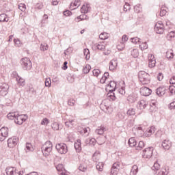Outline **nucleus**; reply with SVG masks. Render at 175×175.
Segmentation results:
<instances>
[{"mask_svg":"<svg viewBox=\"0 0 175 175\" xmlns=\"http://www.w3.org/2000/svg\"><path fill=\"white\" fill-rule=\"evenodd\" d=\"M138 77L139 81L142 82V84L146 85L147 84H150L151 81V77L149 75L148 73L146 72L145 71H140L138 73Z\"/></svg>","mask_w":175,"mask_h":175,"instance_id":"obj_1","label":"nucleus"},{"mask_svg":"<svg viewBox=\"0 0 175 175\" xmlns=\"http://www.w3.org/2000/svg\"><path fill=\"white\" fill-rule=\"evenodd\" d=\"M21 64L24 70H31L32 68V62L28 57L21 59Z\"/></svg>","mask_w":175,"mask_h":175,"instance_id":"obj_2","label":"nucleus"},{"mask_svg":"<svg viewBox=\"0 0 175 175\" xmlns=\"http://www.w3.org/2000/svg\"><path fill=\"white\" fill-rule=\"evenodd\" d=\"M55 148L59 154H66L68 152V146L65 143L56 144Z\"/></svg>","mask_w":175,"mask_h":175,"instance_id":"obj_3","label":"nucleus"},{"mask_svg":"<svg viewBox=\"0 0 175 175\" xmlns=\"http://www.w3.org/2000/svg\"><path fill=\"white\" fill-rule=\"evenodd\" d=\"M28 120V115H18L16 114V118H15L14 122L18 125H23V122H25Z\"/></svg>","mask_w":175,"mask_h":175,"instance_id":"obj_4","label":"nucleus"},{"mask_svg":"<svg viewBox=\"0 0 175 175\" xmlns=\"http://www.w3.org/2000/svg\"><path fill=\"white\" fill-rule=\"evenodd\" d=\"M153 152H154V148L148 147L143 150L142 156L144 158H147L148 159H150V158L152 157Z\"/></svg>","mask_w":175,"mask_h":175,"instance_id":"obj_5","label":"nucleus"},{"mask_svg":"<svg viewBox=\"0 0 175 175\" xmlns=\"http://www.w3.org/2000/svg\"><path fill=\"white\" fill-rule=\"evenodd\" d=\"M8 147L10 148H13L17 146L18 144V137H12L8 139Z\"/></svg>","mask_w":175,"mask_h":175,"instance_id":"obj_6","label":"nucleus"},{"mask_svg":"<svg viewBox=\"0 0 175 175\" xmlns=\"http://www.w3.org/2000/svg\"><path fill=\"white\" fill-rule=\"evenodd\" d=\"M9 91V85L7 83H1L0 84V95L1 96H6Z\"/></svg>","mask_w":175,"mask_h":175,"instance_id":"obj_7","label":"nucleus"},{"mask_svg":"<svg viewBox=\"0 0 175 175\" xmlns=\"http://www.w3.org/2000/svg\"><path fill=\"white\" fill-rule=\"evenodd\" d=\"M154 31L157 33L162 35V33H163V32L165 31L163 24L161 23H156V25H154Z\"/></svg>","mask_w":175,"mask_h":175,"instance_id":"obj_8","label":"nucleus"},{"mask_svg":"<svg viewBox=\"0 0 175 175\" xmlns=\"http://www.w3.org/2000/svg\"><path fill=\"white\" fill-rule=\"evenodd\" d=\"M139 92L142 96H150L152 90L147 87H142L140 88Z\"/></svg>","mask_w":175,"mask_h":175,"instance_id":"obj_9","label":"nucleus"},{"mask_svg":"<svg viewBox=\"0 0 175 175\" xmlns=\"http://www.w3.org/2000/svg\"><path fill=\"white\" fill-rule=\"evenodd\" d=\"M166 91H167V90H166V88L161 86L156 90V94L157 96H163V95L166 94Z\"/></svg>","mask_w":175,"mask_h":175,"instance_id":"obj_10","label":"nucleus"},{"mask_svg":"<svg viewBox=\"0 0 175 175\" xmlns=\"http://www.w3.org/2000/svg\"><path fill=\"white\" fill-rule=\"evenodd\" d=\"M148 61H149V64H148L149 68H154L157 64V62L155 61V57L154 56V55H148Z\"/></svg>","mask_w":175,"mask_h":175,"instance_id":"obj_11","label":"nucleus"},{"mask_svg":"<svg viewBox=\"0 0 175 175\" xmlns=\"http://www.w3.org/2000/svg\"><path fill=\"white\" fill-rule=\"evenodd\" d=\"M5 173L7 175H14L17 174V169L14 167H7L5 168Z\"/></svg>","mask_w":175,"mask_h":175,"instance_id":"obj_12","label":"nucleus"},{"mask_svg":"<svg viewBox=\"0 0 175 175\" xmlns=\"http://www.w3.org/2000/svg\"><path fill=\"white\" fill-rule=\"evenodd\" d=\"M107 87H109L111 88L109 90V94H113L114 91H116V89L117 88V83L116 81H111L108 85Z\"/></svg>","mask_w":175,"mask_h":175,"instance_id":"obj_13","label":"nucleus"},{"mask_svg":"<svg viewBox=\"0 0 175 175\" xmlns=\"http://www.w3.org/2000/svg\"><path fill=\"white\" fill-rule=\"evenodd\" d=\"M161 146L164 150H170V147H172V142H170V140L165 139Z\"/></svg>","mask_w":175,"mask_h":175,"instance_id":"obj_14","label":"nucleus"},{"mask_svg":"<svg viewBox=\"0 0 175 175\" xmlns=\"http://www.w3.org/2000/svg\"><path fill=\"white\" fill-rule=\"evenodd\" d=\"M0 136H2V137H8V136H9V128L2 127L0 129Z\"/></svg>","mask_w":175,"mask_h":175,"instance_id":"obj_15","label":"nucleus"},{"mask_svg":"<svg viewBox=\"0 0 175 175\" xmlns=\"http://www.w3.org/2000/svg\"><path fill=\"white\" fill-rule=\"evenodd\" d=\"M118 63L117 62V59H112L109 62V70H114V69L117 68V66Z\"/></svg>","mask_w":175,"mask_h":175,"instance_id":"obj_16","label":"nucleus"},{"mask_svg":"<svg viewBox=\"0 0 175 175\" xmlns=\"http://www.w3.org/2000/svg\"><path fill=\"white\" fill-rule=\"evenodd\" d=\"M147 102H146V100H141L139 103H138V109H139V110H144L145 108L147 107Z\"/></svg>","mask_w":175,"mask_h":175,"instance_id":"obj_17","label":"nucleus"},{"mask_svg":"<svg viewBox=\"0 0 175 175\" xmlns=\"http://www.w3.org/2000/svg\"><path fill=\"white\" fill-rule=\"evenodd\" d=\"M74 146L77 152H80V151H81V140L77 139Z\"/></svg>","mask_w":175,"mask_h":175,"instance_id":"obj_18","label":"nucleus"},{"mask_svg":"<svg viewBox=\"0 0 175 175\" xmlns=\"http://www.w3.org/2000/svg\"><path fill=\"white\" fill-rule=\"evenodd\" d=\"M51 128L53 129V131H59V129H62V125L59 124L57 122H54L51 124Z\"/></svg>","mask_w":175,"mask_h":175,"instance_id":"obj_19","label":"nucleus"},{"mask_svg":"<svg viewBox=\"0 0 175 175\" xmlns=\"http://www.w3.org/2000/svg\"><path fill=\"white\" fill-rule=\"evenodd\" d=\"M85 144H89L90 146H95L96 144V139L95 138H88L85 141Z\"/></svg>","mask_w":175,"mask_h":175,"instance_id":"obj_20","label":"nucleus"},{"mask_svg":"<svg viewBox=\"0 0 175 175\" xmlns=\"http://www.w3.org/2000/svg\"><path fill=\"white\" fill-rule=\"evenodd\" d=\"M100 109L103 110V111H105V113H107V114H109V113H111V107L109 106L101 105Z\"/></svg>","mask_w":175,"mask_h":175,"instance_id":"obj_21","label":"nucleus"},{"mask_svg":"<svg viewBox=\"0 0 175 175\" xmlns=\"http://www.w3.org/2000/svg\"><path fill=\"white\" fill-rule=\"evenodd\" d=\"M9 21V17L6 14H0V23H8Z\"/></svg>","mask_w":175,"mask_h":175,"instance_id":"obj_22","label":"nucleus"},{"mask_svg":"<svg viewBox=\"0 0 175 175\" xmlns=\"http://www.w3.org/2000/svg\"><path fill=\"white\" fill-rule=\"evenodd\" d=\"M129 145L130 147H135L136 144H137V142H136V139H135L134 137H131L129 139Z\"/></svg>","mask_w":175,"mask_h":175,"instance_id":"obj_23","label":"nucleus"},{"mask_svg":"<svg viewBox=\"0 0 175 175\" xmlns=\"http://www.w3.org/2000/svg\"><path fill=\"white\" fill-rule=\"evenodd\" d=\"M165 57L166 58H167V59H172V58L174 57V53H173V51H167L166 52Z\"/></svg>","mask_w":175,"mask_h":175,"instance_id":"obj_24","label":"nucleus"},{"mask_svg":"<svg viewBox=\"0 0 175 175\" xmlns=\"http://www.w3.org/2000/svg\"><path fill=\"white\" fill-rule=\"evenodd\" d=\"M83 54L85 56L86 61H88L91 58V54L90 53V49H85L83 50Z\"/></svg>","mask_w":175,"mask_h":175,"instance_id":"obj_25","label":"nucleus"},{"mask_svg":"<svg viewBox=\"0 0 175 175\" xmlns=\"http://www.w3.org/2000/svg\"><path fill=\"white\" fill-rule=\"evenodd\" d=\"M17 116V114H16V112H10L7 115L8 120H16V118Z\"/></svg>","mask_w":175,"mask_h":175,"instance_id":"obj_26","label":"nucleus"},{"mask_svg":"<svg viewBox=\"0 0 175 175\" xmlns=\"http://www.w3.org/2000/svg\"><path fill=\"white\" fill-rule=\"evenodd\" d=\"M99 38L101 40H106V39H109V33H107L106 32L101 33L99 35Z\"/></svg>","mask_w":175,"mask_h":175,"instance_id":"obj_27","label":"nucleus"},{"mask_svg":"<svg viewBox=\"0 0 175 175\" xmlns=\"http://www.w3.org/2000/svg\"><path fill=\"white\" fill-rule=\"evenodd\" d=\"M73 122H75L74 120H70L65 122V125L68 128H73V126L75 125V123H73Z\"/></svg>","mask_w":175,"mask_h":175,"instance_id":"obj_28","label":"nucleus"},{"mask_svg":"<svg viewBox=\"0 0 175 175\" xmlns=\"http://www.w3.org/2000/svg\"><path fill=\"white\" fill-rule=\"evenodd\" d=\"M103 166H105V163L103 162H99L98 164H96V167L98 172H103Z\"/></svg>","mask_w":175,"mask_h":175,"instance_id":"obj_29","label":"nucleus"},{"mask_svg":"<svg viewBox=\"0 0 175 175\" xmlns=\"http://www.w3.org/2000/svg\"><path fill=\"white\" fill-rule=\"evenodd\" d=\"M53 151V148H49L48 149H46L44 150H42V152L44 157H49L50 155V152Z\"/></svg>","mask_w":175,"mask_h":175,"instance_id":"obj_30","label":"nucleus"},{"mask_svg":"<svg viewBox=\"0 0 175 175\" xmlns=\"http://www.w3.org/2000/svg\"><path fill=\"white\" fill-rule=\"evenodd\" d=\"M137 172H139V168L137 167V165H133L131 172V175H136L137 174Z\"/></svg>","mask_w":175,"mask_h":175,"instance_id":"obj_31","label":"nucleus"},{"mask_svg":"<svg viewBox=\"0 0 175 175\" xmlns=\"http://www.w3.org/2000/svg\"><path fill=\"white\" fill-rule=\"evenodd\" d=\"M127 116H135L136 114V109L133 108H130L127 112H126Z\"/></svg>","mask_w":175,"mask_h":175,"instance_id":"obj_32","label":"nucleus"},{"mask_svg":"<svg viewBox=\"0 0 175 175\" xmlns=\"http://www.w3.org/2000/svg\"><path fill=\"white\" fill-rule=\"evenodd\" d=\"M173 38H175V31H172L168 34H167V40H172Z\"/></svg>","mask_w":175,"mask_h":175,"instance_id":"obj_33","label":"nucleus"},{"mask_svg":"<svg viewBox=\"0 0 175 175\" xmlns=\"http://www.w3.org/2000/svg\"><path fill=\"white\" fill-rule=\"evenodd\" d=\"M105 131H106L105 127H98V129L96 130V133H98V135H103Z\"/></svg>","mask_w":175,"mask_h":175,"instance_id":"obj_34","label":"nucleus"},{"mask_svg":"<svg viewBox=\"0 0 175 175\" xmlns=\"http://www.w3.org/2000/svg\"><path fill=\"white\" fill-rule=\"evenodd\" d=\"M131 55L134 58H137V57H139V51L137 49H133L131 51Z\"/></svg>","mask_w":175,"mask_h":175,"instance_id":"obj_35","label":"nucleus"},{"mask_svg":"<svg viewBox=\"0 0 175 175\" xmlns=\"http://www.w3.org/2000/svg\"><path fill=\"white\" fill-rule=\"evenodd\" d=\"M134 11L135 13H140L142 11V5L140 4H137L134 7Z\"/></svg>","mask_w":175,"mask_h":175,"instance_id":"obj_36","label":"nucleus"},{"mask_svg":"<svg viewBox=\"0 0 175 175\" xmlns=\"http://www.w3.org/2000/svg\"><path fill=\"white\" fill-rule=\"evenodd\" d=\"M139 49H141V50H147V49H148V45H147V42H143L142 44H141L139 45Z\"/></svg>","mask_w":175,"mask_h":175,"instance_id":"obj_37","label":"nucleus"},{"mask_svg":"<svg viewBox=\"0 0 175 175\" xmlns=\"http://www.w3.org/2000/svg\"><path fill=\"white\" fill-rule=\"evenodd\" d=\"M40 49L41 51H46L49 50V45H47V44H41Z\"/></svg>","mask_w":175,"mask_h":175,"instance_id":"obj_38","label":"nucleus"},{"mask_svg":"<svg viewBox=\"0 0 175 175\" xmlns=\"http://www.w3.org/2000/svg\"><path fill=\"white\" fill-rule=\"evenodd\" d=\"M81 12L84 14L88 13V8L85 6V4H83V6L81 7Z\"/></svg>","mask_w":175,"mask_h":175,"instance_id":"obj_39","label":"nucleus"},{"mask_svg":"<svg viewBox=\"0 0 175 175\" xmlns=\"http://www.w3.org/2000/svg\"><path fill=\"white\" fill-rule=\"evenodd\" d=\"M90 70H91V66H86L85 68H83V72L85 75L90 73Z\"/></svg>","mask_w":175,"mask_h":175,"instance_id":"obj_40","label":"nucleus"},{"mask_svg":"<svg viewBox=\"0 0 175 175\" xmlns=\"http://www.w3.org/2000/svg\"><path fill=\"white\" fill-rule=\"evenodd\" d=\"M18 9L21 10V12H25V10L27 9V7L25 4L24 3H21L18 5Z\"/></svg>","mask_w":175,"mask_h":175,"instance_id":"obj_41","label":"nucleus"},{"mask_svg":"<svg viewBox=\"0 0 175 175\" xmlns=\"http://www.w3.org/2000/svg\"><path fill=\"white\" fill-rule=\"evenodd\" d=\"M79 170H80V172H87V166L83 165V164H81L79 167Z\"/></svg>","mask_w":175,"mask_h":175,"instance_id":"obj_42","label":"nucleus"},{"mask_svg":"<svg viewBox=\"0 0 175 175\" xmlns=\"http://www.w3.org/2000/svg\"><path fill=\"white\" fill-rule=\"evenodd\" d=\"M45 87H51V79L46 78L45 79Z\"/></svg>","mask_w":175,"mask_h":175,"instance_id":"obj_43","label":"nucleus"},{"mask_svg":"<svg viewBox=\"0 0 175 175\" xmlns=\"http://www.w3.org/2000/svg\"><path fill=\"white\" fill-rule=\"evenodd\" d=\"M77 20H81V21H83V20H89L88 16L85 14H82L79 16H77Z\"/></svg>","mask_w":175,"mask_h":175,"instance_id":"obj_44","label":"nucleus"},{"mask_svg":"<svg viewBox=\"0 0 175 175\" xmlns=\"http://www.w3.org/2000/svg\"><path fill=\"white\" fill-rule=\"evenodd\" d=\"M119 170H120V169H118V168H111V175H117V174H118Z\"/></svg>","mask_w":175,"mask_h":175,"instance_id":"obj_45","label":"nucleus"},{"mask_svg":"<svg viewBox=\"0 0 175 175\" xmlns=\"http://www.w3.org/2000/svg\"><path fill=\"white\" fill-rule=\"evenodd\" d=\"M108 96L110 99H111L112 100H116V99H117V98L116 97V94H114V92H113L112 93H110V91H109V93H108Z\"/></svg>","mask_w":175,"mask_h":175,"instance_id":"obj_46","label":"nucleus"},{"mask_svg":"<svg viewBox=\"0 0 175 175\" xmlns=\"http://www.w3.org/2000/svg\"><path fill=\"white\" fill-rule=\"evenodd\" d=\"M96 46L97 47L98 50H100L101 51H103L104 49L105 48V45L100 44H96Z\"/></svg>","mask_w":175,"mask_h":175,"instance_id":"obj_47","label":"nucleus"},{"mask_svg":"<svg viewBox=\"0 0 175 175\" xmlns=\"http://www.w3.org/2000/svg\"><path fill=\"white\" fill-rule=\"evenodd\" d=\"M160 167H161V165H159V163H158V162H156L154 163L152 169V170H159Z\"/></svg>","mask_w":175,"mask_h":175,"instance_id":"obj_48","label":"nucleus"},{"mask_svg":"<svg viewBox=\"0 0 175 175\" xmlns=\"http://www.w3.org/2000/svg\"><path fill=\"white\" fill-rule=\"evenodd\" d=\"M144 146H145L144 142L140 141L138 144V146H137V148H136V150H142V148H143Z\"/></svg>","mask_w":175,"mask_h":175,"instance_id":"obj_49","label":"nucleus"},{"mask_svg":"<svg viewBox=\"0 0 175 175\" xmlns=\"http://www.w3.org/2000/svg\"><path fill=\"white\" fill-rule=\"evenodd\" d=\"M166 13H167V11H166V10H165L163 7H162L160 10V16L161 17H163V16H166Z\"/></svg>","mask_w":175,"mask_h":175,"instance_id":"obj_50","label":"nucleus"},{"mask_svg":"<svg viewBox=\"0 0 175 175\" xmlns=\"http://www.w3.org/2000/svg\"><path fill=\"white\" fill-rule=\"evenodd\" d=\"M131 40L132 43H134L135 44H137V43L140 42V38L135 37V38H131Z\"/></svg>","mask_w":175,"mask_h":175,"instance_id":"obj_51","label":"nucleus"},{"mask_svg":"<svg viewBox=\"0 0 175 175\" xmlns=\"http://www.w3.org/2000/svg\"><path fill=\"white\" fill-rule=\"evenodd\" d=\"M169 174V172H167L166 169H163L160 172H158L157 175H167Z\"/></svg>","mask_w":175,"mask_h":175,"instance_id":"obj_52","label":"nucleus"},{"mask_svg":"<svg viewBox=\"0 0 175 175\" xmlns=\"http://www.w3.org/2000/svg\"><path fill=\"white\" fill-rule=\"evenodd\" d=\"M128 10H131V5L129 3H126L124 5V12H128Z\"/></svg>","mask_w":175,"mask_h":175,"instance_id":"obj_53","label":"nucleus"},{"mask_svg":"<svg viewBox=\"0 0 175 175\" xmlns=\"http://www.w3.org/2000/svg\"><path fill=\"white\" fill-rule=\"evenodd\" d=\"M75 103H76V100L73 98H70L68 102V106H75Z\"/></svg>","mask_w":175,"mask_h":175,"instance_id":"obj_54","label":"nucleus"},{"mask_svg":"<svg viewBox=\"0 0 175 175\" xmlns=\"http://www.w3.org/2000/svg\"><path fill=\"white\" fill-rule=\"evenodd\" d=\"M35 9H38V10L43 9V3H36L35 5Z\"/></svg>","mask_w":175,"mask_h":175,"instance_id":"obj_55","label":"nucleus"},{"mask_svg":"<svg viewBox=\"0 0 175 175\" xmlns=\"http://www.w3.org/2000/svg\"><path fill=\"white\" fill-rule=\"evenodd\" d=\"M49 122L50 120L45 118L41 121V125H48Z\"/></svg>","mask_w":175,"mask_h":175,"instance_id":"obj_56","label":"nucleus"},{"mask_svg":"<svg viewBox=\"0 0 175 175\" xmlns=\"http://www.w3.org/2000/svg\"><path fill=\"white\" fill-rule=\"evenodd\" d=\"M170 95H173V94H175V87L174 85H170L169 88Z\"/></svg>","mask_w":175,"mask_h":175,"instance_id":"obj_57","label":"nucleus"},{"mask_svg":"<svg viewBox=\"0 0 175 175\" xmlns=\"http://www.w3.org/2000/svg\"><path fill=\"white\" fill-rule=\"evenodd\" d=\"M43 146L53 148V143L51 141H46Z\"/></svg>","mask_w":175,"mask_h":175,"instance_id":"obj_58","label":"nucleus"},{"mask_svg":"<svg viewBox=\"0 0 175 175\" xmlns=\"http://www.w3.org/2000/svg\"><path fill=\"white\" fill-rule=\"evenodd\" d=\"M125 113L120 112L118 114V117H119L120 120H124L125 119Z\"/></svg>","mask_w":175,"mask_h":175,"instance_id":"obj_59","label":"nucleus"},{"mask_svg":"<svg viewBox=\"0 0 175 175\" xmlns=\"http://www.w3.org/2000/svg\"><path fill=\"white\" fill-rule=\"evenodd\" d=\"M48 18L49 16H47V14H44L43 16V19L41 21L42 24H46V23H47Z\"/></svg>","mask_w":175,"mask_h":175,"instance_id":"obj_60","label":"nucleus"},{"mask_svg":"<svg viewBox=\"0 0 175 175\" xmlns=\"http://www.w3.org/2000/svg\"><path fill=\"white\" fill-rule=\"evenodd\" d=\"M100 73V70H99V69L93 70V75L96 76V77H98Z\"/></svg>","mask_w":175,"mask_h":175,"instance_id":"obj_61","label":"nucleus"},{"mask_svg":"<svg viewBox=\"0 0 175 175\" xmlns=\"http://www.w3.org/2000/svg\"><path fill=\"white\" fill-rule=\"evenodd\" d=\"M14 42L15 43L16 46H17V47L21 46V43L20 42V40H18V39H14Z\"/></svg>","mask_w":175,"mask_h":175,"instance_id":"obj_62","label":"nucleus"},{"mask_svg":"<svg viewBox=\"0 0 175 175\" xmlns=\"http://www.w3.org/2000/svg\"><path fill=\"white\" fill-rule=\"evenodd\" d=\"M64 16H66L68 17V16H72V12L70 10H66L64 12Z\"/></svg>","mask_w":175,"mask_h":175,"instance_id":"obj_63","label":"nucleus"},{"mask_svg":"<svg viewBox=\"0 0 175 175\" xmlns=\"http://www.w3.org/2000/svg\"><path fill=\"white\" fill-rule=\"evenodd\" d=\"M169 108L172 110V109H175V101H173L170 104V107Z\"/></svg>","mask_w":175,"mask_h":175,"instance_id":"obj_64","label":"nucleus"}]
</instances>
